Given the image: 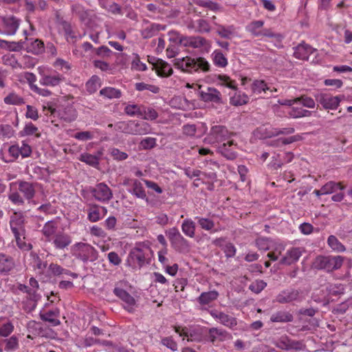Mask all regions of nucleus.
<instances>
[{
    "instance_id": "1",
    "label": "nucleus",
    "mask_w": 352,
    "mask_h": 352,
    "mask_svg": "<svg viewBox=\"0 0 352 352\" xmlns=\"http://www.w3.org/2000/svg\"><path fill=\"white\" fill-rule=\"evenodd\" d=\"M173 62L177 68L186 72L192 73L199 69L208 72L210 69L209 63L204 58L195 59L190 56H186L182 58H175Z\"/></svg>"
},
{
    "instance_id": "2",
    "label": "nucleus",
    "mask_w": 352,
    "mask_h": 352,
    "mask_svg": "<svg viewBox=\"0 0 352 352\" xmlns=\"http://www.w3.org/2000/svg\"><path fill=\"white\" fill-rule=\"evenodd\" d=\"M24 217L21 212H14L10 217V228L15 236L16 241L19 248L23 250H28L31 248L30 244H26L23 242L24 239Z\"/></svg>"
},
{
    "instance_id": "3",
    "label": "nucleus",
    "mask_w": 352,
    "mask_h": 352,
    "mask_svg": "<svg viewBox=\"0 0 352 352\" xmlns=\"http://www.w3.org/2000/svg\"><path fill=\"white\" fill-rule=\"evenodd\" d=\"M32 153V148L30 146L25 142H21V146L19 144H14L7 150L0 151V157L1 160L6 162H12L15 161L20 155L23 157H28Z\"/></svg>"
},
{
    "instance_id": "4",
    "label": "nucleus",
    "mask_w": 352,
    "mask_h": 352,
    "mask_svg": "<svg viewBox=\"0 0 352 352\" xmlns=\"http://www.w3.org/2000/svg\"><path fill=\"white\" fill-rule=\"evenodd\" d=\"M72 254L83 263L94 262L98 258L96 249L87 243L78 242L71 247Z\"/></svg>"
},
{
    "instance_id": "5",
    "label": "nucleus",
    "mask_w": 352,
    "mask_h": 352,
    "mask_svg": "<svg viewBox=\"0 0 352 352\" xmlns=\"http://www.w3.org/2000/svg\"><path fill=\"white\" fill-rule=\"evenodd\" d=\"M344 261L342 256H318L313 261L312 266L317 270H323L327 272L340 269Z\"/></svg>"
},
{
    "instance_id": "6",
    "label": "nucleus",
    "mask_w": 352,
    "mask_h": 352,
    "mask_svg": "<svg viewBox=\"0 0 352 352\" xmlns=\"http://www.w3.org/2000/svg\"><path fill=\"white\" fill-rule=\"evenodd\" d=\"M344 189V186L341 182L330 181L324 184L320 189L314 190V193L317 197L335 193L331 197V200L335 202H340L344 198V194L342 192Z\"/></svg>"
},
{
    "instance_id": "7",
    "label": "nucleus",
    "mask_w": 352,
    "mask_h": 352,
    "mask_svg": "<svg viewBox=\"0 0 352 352\" xmlns=\"http://www.w3.org/2000/svg\"><path fill=\"white\" fill-rule=\"evenodd\" d=\"M118 128L124 133L138 135L148 134L151 131L150 125L144 121H129L128 122H120L118 124Z\"/></svg>"
},
{
    "instance_id": "8",
    "label": "nucleus",
    "mask_w": 352,
    "mask_h": 352,
    "mask_svg": "<svg viewBox=\"0 0 352 352\" xmlns=\"http://www.w3.org/2000/svg\"><path fill=\"white\" fill-rule=\"evenodd\" d=\"M172 247L179 252H187L189 251L190 245L188 241L181 234L177 228H171L166 231Z\"/></svg>"
},
{
    "instance_id": "9",
    "label": "nucleus",
    "mask_w": 352,
    "mask_h": 352,
    "mask_svg": "<svg viewBox=\"0 0 352 352\" xmlns=\"http://www.w3.org/2000/svg\"><path fill=\"white\" fill-rule=\"evenodd\" d=\"M126 283L120 282L113 289V294L122 302V306L128 312L133 313L137 307V301L133 296L127 292L123 286Z\"/></svg>"
},
{
    "instance_id": "10",
    "label": "nucleus",
    "mask_w": 352,
    "mask_h": 352,
    "mask_svg": "<svg viewBox=\"0 0 352 352\" xmlns=\"http://www.w3.org/2000/svg\"><path fill=\"white\" fill-rule=\"evenodd\" d=\"M178 40L180 44L184 47L198 48L204 52H208L211 48L209 43L200 36H184L181 35L178 37Z\"/></svg>"
},
{
    "instance_id": "11",
    "label": "nucleus",
    "mask_w": 352,
    "mask_h": 352,
    "mask_svg": "<svg viewBox=\"0 0 352 352\" xmlns=\"http://www.w3.org/2000/svg\"><path fill=\"white\" fill-rule=\"evenodd\" d=\"M305 298L304 293L295 289H287L281 291L275 298V301L280 304L299 302Z\"/></svg>"
},
{
    "instance_id": "12",
    "label": "nucleus",
    "mask_w": 352,
    "mask_h": 352,
    "mask_svg": "<svg viewBox=\"0 0 352 352\" xmlns=\"http://www.w3.org/2000/svg\"><path fill=\"white\" fill-rule=\"evenodd\" d=\"M41 76L39 83L43 86L55 87L58 85L63 78L60 74L50 75V69L45 66H40L37 68Z\"/></svg>"
},
{
    "instance_id": "13",
    "label": "nucleus",
    "mask_w": 352,
    "mask_h": 352,
    "mask_svg": "<svg viewBox=\"0 0 352 352\" xmlns=\"http://www.w3.org/2000/svg\"><path fill=\"white\" fill-rule=\"evenodd\" d=\"M231 133L228 129L221 125H216L211 128L209 135L204 139V142L210 144L229 139Z\"/></svg>"
},
{
    "instance_id": "14",
    "label": "nucleus",
    "mask_w": 352,
    "mask_h": 352,
    "mask_svg": "<svg viewBox=\"0 0 352 352\" xmlns=\"http://www.w3.org/2000/svg\"><path fill=\"white\" fill-rule=\"evenodd\" d=\"M344 98L343 96H331L329 94L320 93L316 96L317 102L320 104L324 109L336 110L340 102Z\"/></svg>"
},
{
    "instance_id": "15",
    "label": "nucleus",
    "mask_w": 352,
    "mask_h": 352,
    "mask_svg": "<svg viewBox=\"0 0 352 352\" xmlns=\"http://www.w3.org/2000/svg\"><path fill=\"white\" fill-rule=\"evenodd\" d=\"M49 110L54 117H58L66 122H71L77 118L76 111L72 106L59 107L58 109L50 107Z\"/></svg>"
},
{
    "instance_id": "16",
    "label": "nucleus",
    "mask_w": 352,
    "mask_h": 352,
    "mask_svg": "<svg viewBox=\"0 0 352 352\" xmlns=\"http://www.w3.org/2000/svg\"><path fill=\"white\" fill-rule=\"evenodd\" d=\"M123 184L128 186V191L135 197L139 199L148 201L146 191L142 182L136 179H126Z\"/></svg>"
},
{
    "instance_id": "17",
    "label": "nucleus",
    "mask_w": 352,
    "mask_h": 352,
    "mask_svg": "<svg viewBox=\"0 0 352 352\" xmlns=\"http://www.w3.org/2000/svg\"><path fill=\"white\" fill-rule=\"evenodd\" d=\"M91 192L96 200L104 203L109 201L113 197L111 190L104 183L97 184Z\"/></svg>"
},
{
    "instance_id": "18",
    "label": "nucleus",
    "mask_w": 352,
    "mask_h": 352,
    "mask_svg": "<svg viewBox=\"0 0 352 352\" xmlns=\"http://www.w3.org/2000/svg\"><path fill=\"white\" fill-rule=\"evenodd\" d=\"M304 249L302 248L292 247L287 250L280 263L286 265H290L296 263L302 255Z\"/></svg>"
},
{
    "instance_id": "19",
    "label": "nucleus",
    "mask_w": 352,
    "mask_h": 352,
    "mask_svg": "<svg viewBox=\"0 0 352 352\" xmlns=\"http://www.w3.org/2000/svg\"><path fill=\"white\" fill-rule=\"evenodd\" d=\"M210 314L217 322L230 329L236 327L237 324L236 318L223 312L213 310L210 312Z\"/></svg>"
},
{
    "instance_id": "20",
    "label": "nucleus",
    "mask_w": 352,
    "mask_h": 352,
    "mask_svg": "<svg viewBox=\"0 0 352 352\" xmlns=\"http://www.w3.org/2000/svg\"><path fill=\"white\" fill-rule=\"evenodd\" d=\"M127 262L129 266L140 267L145 263V255L140 248H133L129 253Z\"/></svg>"
},
{
    "instance_id": "21",
    "label": "nucleus",
    "mask_w": 352,
    "mask_h": 352,
    "mask_svg": "<svg viewBox=\"0 0 352 352\" xmlns=\"http://www.w3.org/2000/svg\"><path fill=\"white\" fill-rule=\"evenodd\" d=\"M37 186V184H34L28 182H21L19 184V190L30 203L36 205L37 203L32 200V199L34 197L36 188Z\"/></svg>"
},
{
    "instance_id": "22",
    "label": "nucleus",
    "mask_w": 352,
    "mask_h": 352,
    "mask_svg": "<svg viewBox=\"0 0 352 352\" xmlns=\"http://www.w3.org/2000/svg\"><path fill=\"white\" fill-rule=\"evenodd\" d=\"M277 347L285 351H300L302 349V344L300 342L289 339L287 336H283L276 343Z\"/></svg>"
},
{
    "instance_id": "23",
    "label": "nucleus",
    "mask_w": 352,
    "mask_h": 352,
    "mask_svg": "<svg viewBox=\"0 0 352 352\" xmlns=\"http://www.w3.org/2000/svg\"><path fill=\"white\" fill-rule=\"evenodd\" d=\"M200 98L204 102H212L214 103H220L221 102V93L213 87H208L206 91H201Z\"/></svg>"
},
{
    "instance_id": "24",
    "label": "nucleus",
    "mask_w": 352,
    "mask_h": 352,
    "mask_svg": "<svg viewBox=\"0 0 352 352\" xmlns=\"http://www.w3.org/2000/svg\"><path fill=\"white\" fill-rule=\"evenodd\" d=\"M27 328L30 333L34 335L46 338H54V332L52 329H50L47 332L45 333L42 329L41 324L34 320L29 321L27 324Z\"/></svg>"
},
{
    "instance_id": "25",
    "label": "nucleus",
    "mask_w": 352,
    "mask_h": 352,
    "mask_svg": "<svg viewBox=\"0 0 352 352\" xmlns=\"http://www.w3.org/2000/svg\"><path fill=\"white\" fill-rule=\"evenodd\" d=\"M59 315L60 312L58 309L41 312L40 314L41 320L50 322L54 327L58 326L60 324V321L58 319Z\"/></svg>"
},
{
    "instance_id": "26",
    "label": "nucleus",
    "mask_w": 352,
    "mask_h": 352,
    "mask_svg": "<svg viewBox=\"0 0 352 352\" xmlns=\"http://www.w3.org/2000/svg\"><path fill=\"white\" fill-rule=\"evenodd\" d=\"M209 338L212 342L216 340L225 341L231 339L232 335L223 329L212 328L209 330Z\"/></svg>"
},
{
    "instance_id": "27",
    "label": "nucleus",
    "mask_w": 352,
    "mask_h": 352,
    "mask_svg": "<svg viewBox=\"0 0 352 352\" xmlns=\"http://www.w3.org/2000/svg\"><path fill=\"white\" fill-rule=\"evenodd\" d=\"M48 273L49 276H60L62 275L64 276H71L73 278H76L78 277V275L75 273L71 272L70 271L63 269L60 265L57 264L52 263L48 267Z\"/></svg>"
},
{
    "instance_id": "28",
    "label": "nucleus",
    "mask_w": 352,
    "mask_h": 352,
    "mask_svg": "<svg viewBox=\"0 0 352 352\" xmlns=\"http://www.w3.org/2000/svg\"><path fill=\"white\" fill-rule=\"evenodd\" d=\"M314 49L309 45L301 44L298 45L294 52V55L296 58L301 60H307L309 56L313 53Z\"/></svg>"
},
{
    "instance_id": "29",
    "label": "nucleus",
    "mask_w": 352,
    "mask_h": 352,
    "mask_svg": "<svg viewBox=\"0 0 352 352\" xmlns=\"http://www.w3.org/2000/svg\"><path fill=\"white\" fill-rule=\"evenodd\" d=\"M216 83L217 85L226 87L230 89L237 91L236 82L231 79L230 77L227 75H218L216 78Z\"/></svg>"
},
{
    "instance_id": "30",
    "label": "nucleus",
    "mask_w": 352,
    "mask_h": 352,
    "mask_svg": "<svg viewBox=\"0 0 352 352\" xmlns=\"http://www.w3.org/2000/svg\"><path fill=\"white\" fill-rule=\"evenodd\" d=\"M147 25L142 30V35L144 38H151L157 34L160 30H164V26L155 23H146Z\"/></svg>"
},
{
    "instance_id": "31",
    "label": "nucleus",
    "mask_w": 352,
    "mask_h": 352,
    "mask_svg": "<svg viewBox=\"0 0 352 352\" xmlns=\"http://www.w3.org/2000/svg\"><path fill=\"white\" fill-rule=\"evenodd\" d=\"M72 242L71 238L69 235L59 233L54 236L53 243L58 249H63L68 246Z\"/></svg>"
},
{
    "instance_id": "32",
    "label": "nucleus",
    "mask_w": 352,
    "mask_h": 352,
    "mask_svg": "<svg viewBox=\"0 0 352 352\" xmlns=\"http://www.w3.org/2000/svg\"><path fill=\"white\" fill-rule=\"evenodd\" d=\"M13 265V261L10 256L0 253V275L9 272Z\"/></svg>"
},
{
    "instance_id": "33",
    "label": "nucleus",
    "mask_w": 352,
    "mask_h": 352,
    "mask_svg": "<svg viewBox=\"0 0 352 352\" xmlns=\"http://www.w3.org/2000/svg\"><path fill=\"white\" fill-rule=\"evenodd\" d=\"M272 322H288L293 320V316L287 311H278L270 318Z\"/></svg>"
},
{
    "instance_id": "34",
    "label": "nucleus",
    "mask_w": 352,
    "mask_h": 352,
    "mask_svg": "<svg viewBox=\"0 0 352 352\" xmlns=\"http://www.w3.org/2000/svg\"><path fill=\"white\" fill-rule=\"evenodd\" d=\"M230 104L234 106H241L247 104L249 101V97L247 94L241 91H236L235 94L230 97Z\"/></svg>"
},
{
    "instance_id": "35",
    "label": "nucleus",
    "mask_w": 352,
    "mask_h": 352,
    "mask_svg": "<svg viewBox=\"0 0 352 352\" xmlns=\"http://www.w3.org/2000/svg\"><path fill=\"white\" fill-rule=\"evenodd\" d=\"M219 296V293L217 291H210L208 292H203L198 298V302L201 305H208L211 302L215 300Z\"/></svg>"
},
{
    "instance_id": "36",
    "label": "nucleus",
    "mask_w": 352,
    "mask_h": 352,
    "mask_svg": "<svg viewBox=\"0 0 352 352\" xmlns=\"http://www.w3.org/2000/svg\"><path fill=\"white\" fill-rule=\"evenodd\" d=\"M182 230L187 236L194 237L195 232V222L190 219H185L182 224Z\"/></svg>"
},
{
    "instance_id": "37",
    "label": "nucleus",
    "mask_w": 352,
    "mask_h": 352,
    "mask_svg": "<svg viewBox=\"0 0 352 352\" xmlns=\"http://www.w3.org/2000/svg\"><path fill=\"white\" fill-rule=\"evenodd\" d=\"M14 324L9 320H2L0 322V336L8 337L14 331Z\"/></svg>"
},
{
    "instance_id": "38",
    "label": "nucleus",
    "mask_w": 352,
    "mask_h": 352,
    "mask_svg": "<svg viewBox=\"0 0 352 352\" xmlns=\"http://www.w3.org/2000/svg\"><path fill=\"white\" fill-rule=\"evenodd\" d=\"M35 135L36 137L40 136L38 129L32 122H26L23 129L19 132L21 137Z\"/></svg>"
},
{
    "instance_id": "39",
    "label": "nucleus",
    "mask_w": 352,
    "mask_h": 352,
    "mask_svg": "<svg viewBox=\"0 0 352 352\" xmlns=\"http://www.w3.org/2000/svg\"><path fill=\"white\" fill-rule=\"evenodd\" d=\"M100 94L104 98L109 99L119 98L121 96L120 90L114 87H104L100 91Z\"/></svg>"
},
{
    "instance_id": "40",
    "label": "nucleus",
    "mask_w": 352,
    "mask_h": 352,
    "mask_svg": "<svg viewBox=\"0 0 352 352\" xmlns=\"http://www.w3.org/2000/svg\"><path fill=\"white\" fill-rule=\"evenodd\" d=\"M157 67L155 71L157 74L162 77H168L170 76L173 74V69L170 65L168 64L164 60L162 62H159Z\"/></svg>"
},
{
    "instance_id": "41",
    "label": "nucleus",
    "mask_w": 352,
    "mask_h": 352,
    "mask_svg": "<svg viewBox=\"0 0 352 352\" xmlns=\"http://www.w3.org/2000/svg\"><path fill=\"white\" fill-rule=\"evenodd\" d=\"M57 227L56 223L54 221H47L43 228L42 232L43 235L47 238L48 241H50L51 239L54 236Z\"/></svg>"
},
{
    "instance_id": "42",
    "label": "nucleus",
    "mask_w": 352,
    "mask_h": 352,
    "mask_svg": "<svg viewBox=\"0 0 352 352\" xmlns=\"http://www.w3.org/2000/svg\"><path fill=\"white\" fill-rule=\"evenodd\" d=\"M214 64L219 67H225L228 65V60L219 50H215L212 54Z\"/></svg>"
},
{
    "instance_id": "43",
    "label": "nucleus",
    "mask_w": 352,
    "mask_h": 352,
    "mask_svg": "<svg viewBox=\"0 0 352 352\" xmlns=\"http://www.w3.org/2000/svg\"><path fill=\"white\" fill-rule=\"evenodd\" d=\"M195 219L197 220L199 226L203 230L210 231L211 232H215L217 231V230H214V223L213 221L207 218H203L199 217H197Z\"/></svg>"
},
{
    "instance_id": "44",
    "label": "nucleus",
    "mask_w": 352,
    "mask_h": 352,
    "mask_svg": "<svg viewBox=\"0 0 352 352\" xmlns=\"http://www.w3.org/2000/svg\"><path fill=\"white\" fill-rule=\"evenodd\" d=\"M3 101L6 104L10 105H20L24 103L23 98L14 92H12L6 96Z\"/></svg>"
},
{
    "instance_id": "45",
    "label": "nucleus",
    "mask_w": 352,
    "mask_h": 352,
    "mask_svg": "<svg viewBox=\"0 0 352 352\" xmlns=\"http://www.w3.org/2000/svg\"><path fill=\"white\" fill-rule=\"evenodd\" d=\"M327 243L329 246L336 252H343L346 250L345 247L333 235H331L328 237Z\"/></svg>"
},
{
    "instance_id": "46",
    "label": "nucleus",
    "mask_w": 352,
    "mask_h": 352,
    "mask_svg": "<svg viewBox=\"0 0 352 352\" xmlns=\"http://www.w3.org/2000/svg\"><path fill=\"white\" fill-rule=\"evenodd\" d=\"M28 49L29 52L34 54H39L44 51V44L38 39H35L34 41H30V44L28 45Z\"/></svg>"
},
{
    "instance_id": "47",
    "label": "nucleus",
    "mask_w": 352,
    "mask_h": 352,
    "mask_svg": "<svg viewBox=\"0 0 352 352\" xmlns=\"http://www.w3.org/2000/svg\"><path fill=\"white\" fill-rule=\"evenodd\" d=\"M252 90L253 93L260 94L262 92L267 94V91H270V89L263 80H257L252 83Z\"/></svg>"
},
{
    "instance_id": "48",
    "label": "nucleus",
    "mask_w": 352,
    "mask_h": 352,
    "mask_svg": "<svg viewBox=\"0 0 352 352\" xmlns=\"http://www.w3.org/2000/svg\"><path fill=\"white\" fill-rule=\"evenodd\" d=\"M288 114L292 118H298L309 116L311 115V112L308 110L303 109L301 107H293L289 110Z\"/></svg>"
},
{
    "instance_id": "49",
    "label": "nucleus",
    "mask_w": 352,
    "mask_h": 352,
    "mask_svg": "<svg viewBox=\"0 0 352 352\" xmlns=\"http://www.w3.org/2000/svg\"><path fill=\"white\" fill-rule=\"evenodd\" d=\"M131 69L140 72L145 71L147 69L146 65L140 60V57L137 54H133Z\"/></svg>"
},
{
    "instance_id": "50",
    "label": "nucleus",
    "mask_w": 352,
    "mask_h": 352,
    "mask_svg": "<svg viewBox=\"0 0 352 352\" xmlns=\"http://www.w3.org/2000/svg\"><path fill=\"white\" fill-rule=\"evenodd\" d=\"M79 160L92 166H96L99 164L98 157L87 153H82Z\"/></svg>"
},
{
    "instance_id": "51",
    "label": "nucleus",
    "mask_w": 352,
    "mask_h": 352,
    "mask_svg": "<svg viewBox=\"0 0 352 352\" xmlns=\"http://www.w3.org/2000/svg\"><path fill=\"white\" fill-rule=\"evenodd\" d=\"M4 342V349L6 351H15L19 348V339L16 336H12L9 338L6 339Z\"/></svg>"
},
{
    "instance_id": "52",
    "label": "nucleus",
    "mask_w": 352,
    "mask_h": 352,
    "mask_svg": "<svg viewBox=\"0 0 352 352\" xmlns=\"http://www.w3.org/2000/svg\"><path fill=\"white\" fill-rule=\"evenodd\" d=\"M87 218L91 222L98 221L102 218L99 206H94L91 207L88 211Z\"/></svg>"
},
{
    "instance_id": "53",
    "label": "nucleus",
    "mask_w": 352,
    "mask_h": 352,
    "mask_svg": "<svg viewBox=\"0 0 352 352\" xmlns=\"http://www.w3.org/2000/svg\"><path fill=\"white\" fill-rule=\"evenodd\" d=\"M272 241L265 237H259L256 239L255 245L260 250L267 251L271 248Z\"/></svg>"
},
{
    "instance_id": "54",
    "label": "nucleus",
    "mask_w": 352,
    "mask_h": 352,
    "mask_svg": "<svg viewBox=\"0 0 352 352\" xmlns=\"http://www.w3.org/2000/svg\"><path fill=\"white\" fill-rule=\"evenodd\" d=\"M233 144L232 141H228L227 143H223L221 146H219V149L220 152L228 159H234L236 157V155L234 152L232 151V149H228L227 146H232Z\"/></svg>"
},
{
    "instance_id": "55",
    "label": "nucleus",
    "mask_w": 352,
    "mask_h": 352,
    "mask_svg": "<svg viewBox=\"0 0 352 352\" xmlns=\"http://www.w3.org/2000/svg\"><path fill=\"white\" fill-rule=\"evenodd\" d=\"M100 87V78L97 76H93L86 83V87L89 92L94 93Z\"/></svg>"
},
{
    "instance_id": "56",
    "label": "nucleus",
    "mask_w": 352,
    "mask_h": 352,
    "mask_svg": "<svg viewBox=\"0 0 352 352\" xmlns=\"http://www.w3.org/2000/svg\"><path fill=\"white\" fill-rule=\"evenodd\" d=\"M9 200L14 205L22 206L24 204V199L21 196L20 192L10 190L8 194Z\"/></svg>"
},
{
    "instance_id": "57",
    "label": "nucleus",
    "mask_w": 352,
    "mask_h": 352,
    "mask_svg": "<svg viewBox=\"0 0 352 352\" xmlns=\"http://www.w3.org/2000/svg\"><path fill=\"white\" fill-rule=\"evenodd\" d=\"M267 286V283L262 280H256L254 282L252 283L249 289L255 294L260 293L265 287Z\"/></svg>"
},
{
    "instance_id": "58",
    "label": "nucleus",
    "mask_w": 352,
    "mask_h": 352,
    "mask_svg": "<svg viewBox=\"0 0 352 352\" xmlns=\"http://www.w3.org/2000/svg\"><path fill=\"white\" fill-rule=\"evenodd\" d=\"M135 88L138 91L148 90L154 94L158 93L160 90L159 87L155 85H148L144 82L136 83Z\"/></svg>"
},
{
    "instance_id": "59",
    "label": "nucleus",
    "mask_w": 352,
    "mask_h": 352,
    "mask_svg": "<svg viewBox=\"0 0 352 352\" xmlns=\"http://www.w3.org/2000/svg\"><path fill=\"white\" fill-rule=\"evenodd\" d=\"M25 117L33 120H37L39 118L38 109L34 106L28 104L26 106Z\"/></svg>"
},
{
    "instance_id": "60",
    "label": "nucleus",
    "mask_w": 352,
    "mask_h": 352,
    "mask_svg": "<svg viewBox=\"0 0 352 352\" xmlns=\"http://www.w3.org/2000/svg\"><path fill=\"white\" fill-rule=\"evenodd\" d=\"M168 254V248H162L157 252L158 261L164 267L169 264V259L166 256Z\"/></svg>"
},
{
    "instance_id": "61",
    "label": "nucleus",
    "mask_w": 352,
    "mask_h": 352,
    "mask_svg": "<svg viewBox=\"0 0 352 352\" xmlns=\"http://www.w3.org/2000/svg\"><path fill=\"white\" fill-rule=\"evenodd\" d=\"M328 289L331 294L338 295L344 292V287L340 283L331 284L328 287Z\"/></svg>"
},
{
    "instance_id": "62",
    "label": "nucleus",
    "mask_w": 352,
    "mask_h": 352,
    "mask_svg": "<svg viewBox=\"0 0 352 352\" xmlns=\"http://www.w3.org/2000/svg\"><path fill=\"white\" fill-rule=\"evenodd\" d=\"M302 104L304 107L307 108H314L315 107V101L310 97L302 96L301 98H297V103Z\"/></svg>"
},
{
    "instance_id": "63",
    "label": "nucleus",
    "mask_w": 352,
    "mask_h": 352,
    "mask_svg": "<svg viewBox=\"0 0 352 352\" xmlns=\"http://www.w3.org/2000/svg\"><path fill=\"white\" fill-rule=\"evenodd\" d=\"M125 113L129 116H136L141 113L140 107L137 104H128L124 109Z\"/></svg>"
},
{
    "instance_id": "64",
    "label": "nucleus",
    "mask_w": 352,
    "mask_h": 352,
    "mask_svg": "<svg viewBox=\"0 0 352 352\" xmlns=\"http://www.w3.org/2000/svg\"><path fill=\"white\" fill-rule=\"evenodd\" d=\"M111 155L116 160H124L128 157V155L119 149L113 148L110 150Z\"/></svg>"
}]
</instances>
